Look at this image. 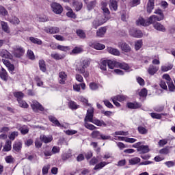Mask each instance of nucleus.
Here are the masks:
<instances>
[{
	"label": "nucleus",
	"mask_w": 175,
	"mask_h": 175,
	"mask_svg": "<svg viewBox=\"0 0 175 175\" xmlns=\"http://www.w3.org/2000/svg\"><path fill=\"white\" fill-rule=\"evenodd\" d=\"M0 79L3 80V81H8V80H9V74H8V71L3 68H1L0 70Z\"/></svg>",
	"instance_id": "15"
},
{
	"label": "nucleus",
	"mask_w": 175,
	"mask_h": 175,
	"mask_svg": "<svg viewBox=\"0 0 175 175\" xmlns=\"http://www.w3.org/2000/svg\"><path fill=\"white\" fill-rule=\"evenodd\" d=\"M154 14L150 16L148 21H146L143 17H139L136 21L137 25H142V27H148V25H151L154 21H162L165 18V14H163V11L161 9H156L154 12Z\"/></svg>",
	"instance_id": "1"
},
{
	"label": "nucleus",
	"mask_w": 175,
	"mask_h": 175,
	"mask_svg": "<svg viewBox=\"0 0 175 175\" xmlns=\"http://www.w3.org/2000/svg\"><path fill=\"white\" fill-rule=\"evenodd\" d=\"M51 8L55 14H61L64 12V8L58 3H52Z\"/></svg>",
	"instance_id": "6"
},
{
	"label": "nucleus",
	"mask_w": 175,
	"mask_h": 175,
	"mask_svg": "<svg viewBox=\"0 0 175 175\" xmlns=\"http://www.w3.org/2000/svg\"><path fill=\"white\" fill-rule=\"evenodd\" d=\"M31 109L34 113H39V111H44V107L38 100H34L31 104Z\"/></svg>",
	"instance_id": "5"
},
{
	"label": "nucleus",
	"mask_w": 175,
	"mask_h": 175,
	"mask_svg": "<svg viewBox=\"0 0 175 175\" xmlns=\"http://www.w3.org/2000/svg\"><path fill=\"white\" fill-rule=\"evenodd\" d=\"M150 116L154 120H161V118H162V115L160 113L152 112L150 113Z\"/></svg>",
	"instance_id": "52"
},
{
	"label": "nucleus",
	"mask_w": 175,
	"mask_h": 175,
	"mask_svg": "<svg viewBox=\"0 0 175 175\" xmlns=\"http://www.w3.org/2000/svg\"><path fill=\"white\" fill-rule=\"evenodd\" d=\"M161 69V72H169V70H172V69H173V64H170L168 66H162Z\"/></svg>",
	"instance_id": "49"
},
{
	"label": "nucleus",
	"mask_w": 175,
	"mask_h": 175,
	"mask_svg": "<svg viewBox=\"0 0 175 175\" xmlns=\"http://www.w3.org/2000/svg\"><path fill=\"white\" fill-rule=\"evenodd\" d=\"M5 161L6 163H14L16 162V160L14 159V157L12 155H9L5 157Z\"/></svg>",
	"instance_id": "46"
},
{
	"label": "nucleus",
	"mask_w": 175,
	"mask_h": 175,
	"mask_svg": "<svg viewBox=\"0 0 175 175\" xmlns=\"http://www.w3.org/2000/svg\"><path fill=\"white\" fill-rule=\"evenodd\" d=\"M77 35L81 39H85V38H86L85 32H84V31H83L81 29L77 30Z\"/></svg>",
	"instance_id": "47"
},
{
	"label": "nucleus",
	"mask_w": 175,
	"mask_h": 175,
	"mask_svg": "<svg viewBox=\"0 0 175 175\" xmlns=\"http://www.w3.org/2000/svg\"><path fill=\"white\" fill-rule=\"evenodd\" d=\"M168 85V90L170 92H174L175 91V85L174 83H173V81L167 83Z\"/></svg>",
	"instance_id": "56"
},
{
	"label": "nucleus",
	"mask_w": 175,
	"mask_h": 175,
	"mask_svg": "<svg viewBox=\"0 0 175 175\" xmlns=\"http://www.w3.org/2000/svg\"><path fill=\"white\" fill-rule=\"evenodd\" d=\"M0 57H1V58H5V59H12V58H13L12 53L8 52L6 49H2L0 51Z\"/></svg>",
	"instance_id": "14"
},
{
	"label": "nucleus",
	"mask_w": 175,
	"mask_h": 175,
	"mask_svg": "<svg viewBox=\"0 0 175 175\" xmlns=\"http://www.w3.org/2000/svg\"><path fill=\"white\" fill-rule=\"evenodd\" d=\"M68 107L71 109V110H77V109H79V105L76 102L71 100L68 103Z\"/></svg>",
	"instance_id": "43"
},
{
	"label": "nucleus",
	"mask_w": 175,
	"mask_h": 175,
	"mask_svg": "<svg viewBox=\"0 0 175 175\" xmlns=\"http://www.w3.org/2000/svg\"><path fill=\"white\" fill-rule=\"evenodd\" d=\"M18 103L19 105V107H22V109H28V107H29V105H28V103H27L26 101L23 99L19 100L18 101Z\"/></svg>",
	"instance_id": "41"
},
{
	"label": "nucleus",
	"mask_w": 175,
	"mask_h": 175,
	"mask_svg": "<svg viewBox=\"0 0 175 175\" xmlns=\"http://www.w3.org/2000/svg\"><path fill=\"white\" fill-rule=\"evenodd\" d=\"M163 79L164 80H166L167 84L173 81V80H172V78L170 77V75H169V74H164L163 75Z\"/></svg>",
	"instance_id": "60"
},
{
	"label": "nucleus",
	"mask_w": 175,
	"mask_h": 175,
	"mask_svg": "<svg viewBox=\"0 0 175 175\" xmlns=\"http://www.w3.org/2000/svg\"><path fill=\"white\" fill-rule=\"evenodd\" d=\"M56 49L59 51H63V53H68V51H70V46H69L57 45Z\"/></svg>",
	"instance_id": "30"
},
{
	"label": "nucleus",
	"mask_w": 175,
	"mask_h": 175,
	"mask_svg": "<svg viewBox=\"0 0 175 175\" xmlns=\"http://www.w3.org/2000/svg\"><path fill=\"white\" fill-rule=\"evenodd\" d=\"M44 32L46 33H50L51 35H54L55 33H59V27H45L44 28Z\"/></svg>",
	"instance_id": "8"
},
{
	"label": "nucleus",
	"mask_w": 175,
	"mask_h": 175,
	"mask_svg": "<svg viewBox=\"0 0 175 175\" xmlns=\"http://www.w3.org/2000/svg\"><path fill=\"white\" fill-rule=\"evenodd\" d=\"M118 46L121 49L122 51H124V53H130L132 50L131 46H129L126 42H120Z\"/></svg>",
	"instance_id": "12"
},
{
	"label": "nucleus",
	"mask_w": 175,
	"mask_h": 175,
	"mask_svg": "<svg viewBox=\"0 0 175 175\" xmlns=\"http://www.w3.org/2000/svg\"><path fill=\"white\" fill-rule=\"evenodd\" d=\"M49 170H50V165H44L42 167V174H48Z\"/></svg>",
	"instance_id": "64"
},
{
	"label": "nucleus",
	"mask_w": 175,
	"mask_h": 175,
	"mask_svg": "<svg viewBox=\"0 0 175 175\" xmlns=\"http://www.w3.org/2000/svg\"><path fill=\"white\" fill-rule=\"evenodd\" d=\"M1 25L4 32H5L6 33H10V28L9 27V25H8V23L5 21H1Z\"/></svg>",
	"instance_id": "26"
},
{
	"label": "nucleus",
	"mask_w": 175,
	"mask_h": 175,
	"mask_svg": "<svg viewBox=\"0 0 175 175\" xmlns=\"http://www.w3.org/2000/svg\"><path fill=\"white\" fill-rule=\"evenodd\" d=\"M148 94V91L146 88H143L141 90V91L138 93V95L141 98H147V95Z\"/></svg>",
	"instance_id": "44"
},
{
	"label": "nucleus",
	"mask_w": 175,
	"mask_h": 175,
	"mask_svg": "<svg viewBox=\"0 0 175 175\" xmlns=\"http://www.w3.org/2000/svg\"><path fill=\"white\" fill-rule=\"evenodd\" d=\"M137 131L140 135H147L148 133V130L142 126H139Z\"/></svg>",
	"instance_id": "37"
},
{
	"label": "nucleus",
	"mask_w": 175,
	"mask_h": 175,
	"mask_svg": "<svg viewBox=\"0 0 175 175\" xmlns=\"http://www.w3.org/2000/svg\"><path fill=\"white\" fill-rule=\"evenodd\" d=\"M107 51L109 54H112V55H120V51L117 49H114L113 47H108Z\"/></svg>",
	"instance_id": "32"
},
{
	"label": "nucleus",
	"mask_w": 175,
	"mask_h": 175,
	"mask_svg": "<svg viewBox=\"0 0 175 175\" xmlns=\"http://www.w3.org/2000/svg\"><path fill=\"white\" fill-rule=\"evenodd\" d=\"M39 68L40 70L42 72H46V70H47V68H46V62H44V60L41 59L39 61Z\"/></svg>",
	"instance_id": "35"
},
{
	"label": "nucleus",
	"mask_w": 175,
	"mask_h": 175,
	"mask_svg": "<svg viewBox=\"0 0 175 175\" xmlns=\"http://www.w3.org/2000/svg\"><path fill=\"white\" fill-rule=\"evenodd\" d=\"M48 118L49 121L52 122L53 126H61V123L59 120H57V118H55V116H49Z\"/></svg>",
	"instance_id": "19"
},
{
	"label": "nucleus",
	"mask_w": 175,
	"mask_h": 175,
	"mask_svg": "<svg viewBox=\"0 0 175 175\" xmlns=\"http://www.w3.org/2000/svg\"><path fill=\"white\" fill-rule=\"evenodd\" d=\"M105 22H102L100 20H94L92 23L93 28L96 29L98 27H100V25H103Z\"/></svg>",
	"instance_id": "42"
},
{
	"label": "nucleus",
	"mask_w": 175,
	"mask_h": 175,
	"mask_svg": "<svg viewBox=\"0 0 175 175\" xmlns=\"http://www.w3.org/2000/svg\"><path fill=\"white\" fill-rule=\"evenodd\" d=\"M0 14L1 16H8V14H9V12H8V10H6V8H5V7L0 5Z\"/></svg>",
	"instance_id": "53"
},
{
	"label": "nucleus",
	"mask_w": 175,
	"mask_h": 175,
	"mask_svg": "<svg viewBox=\"0 0 175 175\" xmlns=\"http://www.w3.org/2000/svg\"><path fill=\"white\" fill-rule=\"evenodd\" d=\"M100 68L101 70H107V60H103L100 64Z\"/></svg>",
	"instance_id": "54"
},
{
	"label": "nucleus",
	"mask_w": 175,
	"mask_h": 175,
	"mask_svg": "<svg viewBox=\"0 0 175 175\" xmlns=\"http://www.w3.org/2000/svg\"><path fill=\"white\" fill-rule=\"evenodd\" d=\"M152 24H153V28L157 31H159L160 32H166V28L165 26L160 23L157 22V21L152 23Z\"/></svg>",
	"instance_id": "10"
},
{
	"label": "nucleus",
	"mask_w": 175,
	"mask_h": 175,
	"mask_svg": "<svg viewBox=\"0 0 175 175\" xmlns=\"http://www.w3.org/2000/svg\"><path fill=\"white\" fill-rule=\"evenodd\" d=\"M107 165H109V163L106 161H101L98 164H96V165L94 167V170H100V169H103L105 166Z\"/></svg>",
	"instance_id": "28"
},
{
	"label": "nucleus",
	"mask_w": 175,
	"mask_h": 175,
	"mask_svg": "<svg viewBox=\"0 0 175 175\" xmlns=\"http://www.w3.org/2000/svg\"><path fill=\"white\" fill-rule=\"evenodd\" d=\"M27 55L29 59H31V61H34V59H36L35 54L33 53V51H32V50H28Z\"/></svg>",
	"instance_id": "50"
},
{
	"label": "nucleus",
	"mask_w": 175,
	"mask_h": 175,
	"mask_svg": "<svg viewBox=\"0 0 175 175\" xmlns=\"http://www.w3.org/2000/svg\"><path fill=\"white\" fill-rule=\"evenodd\" d=\"M17 136H18V131H14L12 133H10V135H9V139L10 140H14V139H16V137H17Z\"/></svg>",
	"instance_id": "57"
},
{
	"label": "nucleus",
	"mask_w": 175,
	"mask_h": 175,
	"mask_svg": "<svg viewBox=\"0 0 175 175\" xmlns=\"http://www.w3.org/2000/svg\"><path fill=\"white\" fill-rule=\"evenodd\" d=\"M25 54V49H24L21 46H16L14 49V55L16 58H21Z\"/></svg>",
	"instance_id": "7"
},
{
	"label": "nucleus",
	"mask_w": 175,
	"mask_h": 175,
	"mask_svg": "<svg viewBox=\"0 0 175 175\" xmlns=\"http://www.w3.org/2000/svg\"><path fill=\"white\" fill-rule=\"evenodd\" d=\"M83 51V49L79 46H75L72 51V54H80Z\"/></svg>",
	"instance_id": "58"
},
{
	"label": "nucleus",
	"mask_w": 175,
	"mask_h": 175,
	"mask_svg": "<svg viewBox=\"0 0 175 175\" xmlns=\"http://www.w3.org/2000/svg\"><path fill=\"white\" fill-rule=\"evenodd\" d=\"M29 40L31 43L34 44H38L39 46L42 45L43 42L41 41L39 38H36L35 37H29Z\"/></svg>",
	"instance_id": "36"
},
{
	"label": "nucleus",
	"mask_w": 175,
	"mask_h": 175,
	"mask_svg": "<svg viewBox=\"0 0 175 175\" xmlns=\"http://www.w3.org/2000/svg\"><path fill=\"white\" fill-rule=\"evenodd\" d=\"M137 151L139 152V154H147V152H150V148L147 145H141Z\"/></svg>",
	"instance_id": "18"
},
{
	"label": "nucleus",
	"mask_w": 175,
	"mask_h": 175,
	"mask_svg": "<svg viewBox=\"0 0 175 175\" xmlns=\"http://www.w3.org/2000/svg\"><path fill=\"white\" fill-rule=\"evenodd\" d=\"M89 87L92 91H96V90H98L99 88V85L95 82H91L89 85Z\"/></svg>",
	"instance_id": "55"
},
{
	"label": "nucleus",
	"mask_w": 175,
	"mask_h": 175,
	"mask_svg": "<svg viewBox=\"0 0 175 175\" xmlns=\"http://www.w3.org/2000/svg\"><path fill=\"white\" fill-rule=\"evenodd\" d=\"M90 61L88 60H83L82 62L81 66L78 67V70L79 73H81L83 76L85 77V79H87L88 77H90V72L88 71H85V69L90 66Z\"/></svg>",
	"instance_id": "3"
},
{
	"label": "nucleus",
	"mask_w": 175,
	"mask_h": 175,
	"mask_svg": "<svg viewBox=\"0 0 175 175\" xmlns=\"http://www.w3.org/2000/svg\"><path fill=\"white\" fill-rule=\"evenodd\" d=\"M159 70V66L150 64L147 70L148 75L154 76Z\"/></svg>",
	"instance_id": "9"
},
{
	"label": "nucleus",
	"mask_w": 175,
	"mask_h": 175,
	"mask_svg": "<svg viewBox=\"0 0 175 175\" xmlns=\"http://www.w3.org/2000/svg\"><path fill=\"white\" fill-rule=\"evenodd\" d=\"M166 144H167V139H160L158 142L159 147H163V146H166Z\"/></svg>",
	"instance_id": "61"
},
{
	"label": "nucleus",
	"mask_w": 175,
	"mask_h": 175,
	"mask_svg": "<svg viewBox=\"0 0 175 175\" xmlns=\"http://www.w3.org/2000/svg\"><path fill=\"white\" fill-rule=\"evenodd\" d=\"M7 21H9L13 25H18L20 24V19L16 16H12V18H8Z\"/></svg>",
	"instance_id": "31"
},
{
	"label": "nucleus",
	"mask_w": 175,
	"mask_h": 175,
	"mask_svg": "<svg viewBox=\"0 0 175 175\" xmlns=\"http://www.w3.org/2000/svg\"><path fill=\"white\" fill-rule=\"evenodd\" d=\"M21 148H23V143L21 142H15L13 144V150L16 151V152H20Z\"/></svg>",
	"instance_id": "25"
},
{
	"label": "nucleus",
	"mask_w": 175,
	"mask_h": 175,
	"mask_svg": "<svg viewBox=\"0 0 175 175\" xmlns=\"http://www.w3.org/2000/svg\"><path fill=\"white\" fill-rule=\"evenodd\" d=\"M84 121L92 122L97 126H107V124L106 122H105V121L100 120L98 119H94V108H90L87 110V113L84 118Z\"/></svg>",
	"instance_id": "2"
},
{
	"label": "nucleus",
	"mask_w": 175,
	"mask_h": 175,
	"mask_svg": "<svg viewBox=\"0 0 175 175\" xmlns=\"http://www.w3.org/2000/svg\"><path fill=\"white\" fill-rule=\"evenodd\" d=\"M14 98H16L17 102L24 98L25 94L23 92H14L13 93Z\"/></svg>",
	"instance_id": "29"
},
{
	"label": "nucleus",
	"mask_w": 175,
	"mask_h": 175,
	"mask_svg": "<svg viewBox=\"0 0 175 175\" xmlns=\"http://www.w3.org/2000/svg\"><path fill=\"white\" fill-rule=\"evenodd\" d=\"M72 6L75 8L76 12H80L83 9V3L77 0H73L72 2Z\"/></svg>",
	"instance_id": "17"
},
{
	"label": "nucleus",
	"mask_w": 175,
	"mask_h": 175,
	"mask_svg": "<svg viewBox=\"0 0 175 175\" xmlns=\"http://www.w3.org/2000/svg\"><path fill=\"white\" fill-rule=\"evenodd\" d=\"M40 140L43 143H45V144H47L48 143H51V142H53V137H47L44 135H40Z\"/></svg>",
	"instance_id": "20"
},
{
	"label": "nucleus",
	"mask_w": 175,
	"mask_h": 175,
	"mask_svg": "<svg viewBox=\"0 0 175 175\" xmlns=\"http://www.w3.org/2000/svg\"><path fill=\"white\" fill-rule=\"evenodd\" d=\"M68 12H66L67 17H69L70 18H76V13L73 12V10H72L70 8H68Z\"/></svg>",
	"instance_id": "38"
},
{
	"label": "nucleus",
	"mask_w": 175,
	"mask_h": 175,
	"mask_svg": "<svg viewBox=\"0 0 175 175\" xmlns=\"http://www.w3.org/2000/svg\"><path fill=\"white\" fill-rule=\"evenodd\" d=\"M72 157V154L70 153H64L62 154V161H67V159H69Z\"/></svg>",
	"instance_id": "62"
},
{
	"label": "nucleus",
	"mask_w": 175,
	"mask_h": 175,
	"mask_svg": "<svg viewBox=\"0 0 175 175\" xmlns=\"http://www.w3.org/2000/svg\"><path fill=\"white\" fill-rule=\"evenodd\" d=\"M130 165H137V163H140V158L139 157H135L133 159H131L129 160Z\"/></svg>",
	"instance_id": "51"
},
{
	"label": "nucleus",
	"mask_w": 175,
	"mask_h": 175,
	"mask_svg": "<svg viewBox=\"0 0 175 175\" xmlns=\"http://www.w3.org/2000/svg\"><path fill=\"white\" fill-rule=\"evenodd\" d=\"M92 139H96V140H109L111 139L110 135H105L98 130H94L90 134Z\"/></svg>",
	"instance_id": "4"
},
{
	"label": "nucleus",
	"mask_w": 175,
	"mask_h": 175,
	"mask_svg": "<svg viewBox=\"0 0 175 175\" xmlns=\"http://www.w3.org/2000/svg\"><path fill=\"white\" fill-rule=\"evenodd\" d=\"M107 66L109 69H113V68H117L118 62L116 60H107Z\"/></svg>",
	"instance_id": "22"
},
{
	"label": "nucleus",
	"mask_w": 175,
	"mask_h": 175,
	"mask_svg": "<svg viewBox=\"0 0 175 175\" xmlns=\"http://www.w3.org/2000/svg\"><path fill=\"white\" fill-rule=\"evenodd\" d=\"M129 33L131 36H133V38H139L143 37V32H142V30L132 29L131 30H130Z\"/></svg>",
	"instance_id": "11"
},
{
	"label": "nucleus",
	"mask_w": 175,
	"mask_h": 175,
	"mask_svg": "<svg viewBox=\"0 0 175 175\" xmlns=\"http://www.w3.org/2000/svg\"><path fill=\"white\" fill-rule=\"evenodd\" d=\"M113 98L116 99L118 102H124V100L126 99L123 95H117L114 96Z\"/></svg>",
	"instance_id": "59"
},
{
	"label": "nucleus",
	"mask_w": 175,
	"mask_h": 175,
	"mask_svg": "<svg viewBox=\"0 0 175 175\" xmlns=\"http://www.w3.org/2000/svg\"><path fill=\"white\" fill-rule=\"evenodd\" d=\"M155 8V0H148L147 5H146V12L149 14L152 13V10Z\"/></svg>",
	"instance_id": "13"
},
{
	"label": "nucleus",
	"mask_w": 175,
	"mask_h": 175,
	"mask_svg": "<svg viewBox=\"0 0 175 175\" xmlns=\"http://www.w3.org/2000/svg\"><path fill=\"white\" fill-rule=\"evenodd\" d=\"M59 84H65V82L68 79V75L64 71H62L59 72Z\"/></svg>",
	"instance_id": "16"
},
{
	"label": "nucleus",
	"mask_w": 175,
	"mask_h": 175,
	"mask_svg": "<svg viewBox=\"0 0 175 175\" xmlns=\"http://www.w3.org/2000/svg\"><path fill=\"white\" fill-rule=\"evenodd\" d=\"M84 126L86 128V129H89L90 131H95V129H96V126L85 121H84Z\"/></svg>",
	"instance_id": "39"
},
{
	"label": "nucleus",
	"mask_w": 175,
	"mask_h": 175,
	"mask_svg": "<svg viewBox=\"0 0 175 175\" xmlns=\"http://www.w3.org/2000/svg\"><path fill=\"white\" fill-rule=\"evenodd\" d=\"M95 6H96V0L92 1L89 2L87 4V8L89 10H92V9H94L95 8Z\"/></svg>",
	"instance_id": "48"
},
{
	"label": "nucleus",
	"mask_w": 175,
	"mask_h": 175,
	"mask_svg": "<svg viewBox=\"0 0 175 175\" xmlns=\"http://www.w3.org/2000/svg\"><path fill=\"white\" fill-rule=\"evenodd\" d=\"M92 47H93V49H95V50H105L106 46L100 43H94L92 44Z\"/></svg>",
	"instance_id": "33"
},
{
	"label": "nucleus",
	"mask_w": 175,
	"mask_h": 175,
	"mask_svg": "<svg viewBox=\"0 0 175 175\" xmlns=\"http://www.w3.org/2000/svg\"><path fill=\"white\" fill-rule=\"evenodd\" d=\"M159 152L161 155H167L170 154V149L169 148V147H165L159 150Z\"/></svg>",
	"instance_id": "40"
},
{
	"label": "nucleus",
	"mask_w": 175,
	"mask_h": 175,
	"mask_svg": "<svg viewBox=\"0 0 175 175\" xmlns=\"http://www.w3.org/2000/svg\"><path fill=\"white\" fill-rule=\"evenodd\" d=\"M109 2V8L111 10H114L115 12L117 11V9H118V3H117V1L110 0Z\"/></svg>",
	"instance_id": "27"
},
{
	"label": "nucleus",
	"mask_w": 175,
	"mask_h": 175,
	"mask_svg": "<svg viewBox=\"0 0 175 175\" xmlns=\"http://www.w3.org/2000/svg\"><path fill=\"white\" fill-rule=\"evenodd\" d=\"M51 58L55 59V61H59L61 59H64L66 55L65 54H59L58 53H51Z\"/></svg>",
	"instance_id": "21"
},
{
	"label": "nucleus",
	"mask_w": 175,
	"mask_h": 175,
	"mask_svg": "<svg viewBox=\"0 0 175 175\" xmlns=\"http://www.w3.org/2000/svg\"><path fill=\"white\" fill-rule=\"evenodd\" d=\"M143 46V40H139L135 43V49L136 51H139L140 50V48Z\"/></svg>",
	"instance_id": "45"
},
{
	"label": "nucleus",
	"mask_w": 175,
	"mask_h": 175,
	"mask_svg": "<svg viewBox=\"0 0 175 175\" xmlns=\"http://www.w3.org/2000/svg\"><path fill=\"white\" fill-rule=\"evenodd\" d=\"M10 150H12V143L10 142L9 144V142H8L3 147V151H7L8 152V151H10Z\"/></svg>",
	"instance_id": "63"
},
{
	"label": "nucleus",
	"mask_w": 175,
	"mask_h": 175,
	"mask_svg": "<svg viewBox=\"0 0 175 175\" xmlns=\"http://www.w3.org/2000/svg\"><path fill=\"white\" fill-rule=\"evenodd\" d=\"M117 68H119L120 69H123V70H129V69H131L129 64H128L125 62L121 63V62H118Z\"/></svg>",
	"instance_id": "24"
},
{
	"label": "nucleus",
	"mask_w": 175,
	"mask_h": 175,
	"mask_svg": "<svg viewBox=\"0 0 175 175\" xmlns=\"http://www.w3.org/2000/svg\"><path fill=\"white\" fill-rule=\"evenodd\" d=\"M107 29L106 27H100L97 31H96V36H98L99 38H103V35L106 33Z\"/></svg>",
	"instance_id": "34"
},
{
	"label": "nucleus",
	"mask_w": 175,
	"mask_h": 175,
	"mask_svg": "<svg viewBox=\"0 0 175 175\" xmlns=\"http://www.w3.org/2000/svg\"><path fill=\"white\" fill-rule=\"evenodd\" d=\"M127 107L133 109H140L142 105L139 103H128Z\"/></svg>",
	"instance_id": "23"
}]
</instances>
